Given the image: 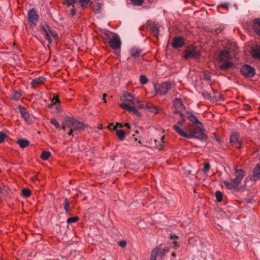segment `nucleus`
<instances>
[{"instance_id":"10","label":"nucleus","mask_w":260,"mask_h":260,"mask_svg":"<svg viewBox=\"0 0 260 260\" xmlns=\"http://www.w3.org/2000/svg\"><path fill=\"white\" fill-rule=\"evenodd\" d=\"M120 107L128 112H134L136 115L139 117L141 116V114L139 112L136 108L133 106H130L129 103H122L120 104Z\"/></svg>"},{"instance_id":"47","label":"nucleus","mask_w":260,"mask_h":260,"mask_svg":"<svg viewBox=\"0 0 260 260\" xmlns=\"http://www.w3.org/2000/svg\"><path fill=\"white\" fill-rule=\"evenodd\" d=\"M66 127H68V126L66 125V117L64 118V121L63 122V124H62V129L65 131Z\"/></svg>"},{"instance_id":"15","label":"nucleus","mask_w":260,"mask_h":260,"mask_svg":"<svg viewBox=\"0 0 260 260\" xmlns=\"http://www.w3.org/2000/svg\"><path fill=\"white\" fill-rule=\"evenodd\" d=\"M252 27L254 31L260 36V19H254L252 22Z\"/></svg>"},{"instance_id":"16","label":"nucleus","mask_w":260,"mask_h":260,"mask_svg":"<svg viewBox=\"0 0 260 260\" xmlns=\"http://www.w3.org/2000/svg\"><path fill=\"white\" fill-rule=\"evenodd\" d=\"M45 81V78L42 76L35 78L31 82V85L33 87L36 86L43 83Z\"/></svg>"},{"instance_id":"27","label":"nucleus","mask_w":260,"mask_h":260,"mask_svg":"<svg viewBox=\"0 0 260 260\" xmlns=\"http://www.w3.org/2000/svg\"><path fill=\"white\" fill-rule=\"evenodd\" d=\"M50 155L51 153L49 151H45L42 152L41 155V157L44 160H47Z\"/></svg>"},{"instance_id":"35","label":"nucleus","mask_w":260,"mask_h":260,"mask_svg":"<svg viewBox=\"0 0 260 260\" xmlns=\"http://www.w3.org/2000/svg\"><path fill=\"white\" fill-rule=\"evenodd\" d=\"M76 2H77V0H64L63 4L69 7L73 5Z\"/></svg>"},{"instance_id":"11","label":"nucleus","mask_w":260,"mask_h":260,"mask_svg":"<svg viewBox=\"0 0 260 260\" xmlns=\"http://www.w3.org/2000/svg\"><path fill=\"white\" fill-rule=\"evenodd\" d=\"M249 179L253 181L260 179V164H257L253 170L252 175L249 176Z\"/></svg>"},{"instance_id":"62","label":"nucleus","mask_w":260,"mask_h":260,"mask_svg":"<svg viewBox=\"0 0 260 260\" xmlns=\"http://www.w3.org/2000/svg\"><path fill=\"white\" fill-rule=\"evenodd\" d=\"M1 191V188H0V192Z\"/></svg>"},{"instance_id":"20","label":"nucleus","mask_w":260,"mask_h":260,"mask_svg":"<svg viewBox=\"0 0 260 260\" xmlns=\"http://www.w3.org/2000/svg\"><path fill=\"white\" fill-rule=\"evenodd\" d=\"M224 184L229 189H235L238 186V185L232 179L230 180V181H224Z\"/></svg>"},{"instance_id":"9","label":"nucleus","mask_w":260,"mask_h":260,"mask_svg":"<svg viewBox=\"0 0 260 260\" xmlns=\"http://www.w3.org/2000/svg\"><path fill=\"white\" fill-rule=\"evenodd\" d=\"M27 17L29 22L31 23V26H35L37 25L39 19V16L34 9H31L28 12Z\"/></svg>"},{"instance_id":"54","label":"nucleus","mask_w":260,"mask_h":260,"mask_svg":"<svg viewBox=\"0 0 260 260\" xmlns=\"http://www.w3.org/2000/svg\"><path fill=\"white\" fill-rule=\"evenodd\" d=\"M70 206H64V209L67 214H69Z\"/></svg>"},{"instance_id":"12","label":"nucleus","mask_w":260,"mask_h":260,"mask_svg":"<svg viewBox=\"0 0 260 260\" xmlns=\"http://www.w3.org/2000/svg\"><path fill=\"white\" fill-rule=\"evenodd\" d=\"M235 178L232 179L237 184L239 185L244 177V172L242 169L236 170L235 172Z\"/></svg>"},{"instance_id":"28","label":"nucleus","mask_w":260,"mask_h":260,"mask_svg":"<svg viewBox=\"0 0 260 260\" xmlns=\"http://www.w3.org/2000/svg\"><path fill=\"white\" fill-rule=\"evenodd\" d=\"M21 194L24 197H28L31 194V191L29 189L27 188H23L21 190Z\"/></svg>"},{"instance_id":"2","label":"nucleus","mask_w":260,"mask_h":260,"mask_svg":"<svg viewBox=\"0 0 260 260\" xmlns=\"http://www.w3.org/2000/svg\"><path fill=\"white\" fill-rule=\"evenodd\" d=\"M230 55L227 50H220L216 59L215 65L217 70L226 71L234 66L230 61Z\"/></svg>"},{"instance_id":"7","label":"nucleus","mask_w":260,"mask_h":260,"mask_svg":"<svg viewBox=\"0 0 260 260\" xmlns=\"http://www.w3.org/2000/svg\"><path fill=\"white\" fill-rule=\"evenodd\" d=\"M108 43L110 46L113 49L116 50L120 48V39L117 34H114L111 37H109Z\"/></svg>"},{"instance_id":"4","label":"nucleus","mask_w":260,"mask_h":260,"mask_svg":"<svg viewBox=\"0 0 260 260\" xmlns=\"http://www.w3.org/2000/svg\"><path fill=\"white\" fill-rule=\"evenodd\" d=\"M169 251V248L168 247L161 248L160 246L156 247L151 252L150 260H161Z\"/></svg>"},{"instance_id":"26","label":"nucleus","mask_w":260,"mask_h":260,"mask_svg":"<svg viewBox=\"0 0 260 260\" xmlns=\"http://www.w3.org/2000/svg\"><path fill=\"white\" fill-rule=\"evenodd\" d=\"M21 96V92L20 91H15L12 94V99L14 100L18 101Z\"/></svg>"},{"instance_id":"23","label":"nucleus","mask_w":260,"mask_h":260,"mask_svg":"<svg viewBox=\"0 0 260 260\" xmlns=\"http://www.w3.org/2000/svg\"><path fill=\"white\" fill-rule=\"evenodd\" d=\"M116 135L120 141L124 140L125 138V133L122 129L116 130Z\"/></svg>"},{"instance_id":"37","label":"nucleus","mask_w":260,"mask_h":260,"mask_svg":"<svg viewBox=\"0 0 260 260\" xmlns=\"http://www.w3.org/2000/svg\"><path fill=\"white\" fill-rule=\"evenodd\" d=\"M175 113H178L180 115V116L182 117L181 120L178 121V122H177L178 124L182 125L185 121V119L183 118L184 115H183L182 113H181V112H180L179 111H176Z\"/></svg>"},{"instance_id":"40","label":"nucleus","mask_w":260,"mask_h":260,"mask_svg":"<svg viewBox=\"0 0 260 260\" xmlns=\"http://www.w3.org/2000/svg\"><path fill=\"white\" fill-rule=\"evenodd\" d=\"M174 104L175 105L178 106V107H180L182 106L181 101L178 99L176 98L174 101Z\"/></svg>"},{"instance_id":"46","label":"nucleus","mask_w":260,"mask_h":260,"mask_svg":"<svg viewBox=\"0 0 260 260\" xmlns=\"http://www.w3.org/2000/svg\"><path fill=\"white\" fill-rule=\"evenodd\" d=\"M42 29L43 31V32H44L45 34H46V33L47 34V33L49 32V31H48V30H49L48 26H47L46 27H45V26H42Z\"/></svg>"},{"instance_id":"48","label":"nucleus","mask_w":260,"mask_h":260,"mask_svg":"<svg viewBox=\"0 0 260 260\" xmlns=\"http://www.w3.org/2000/svg\"><path fill=\"white\" fill-rule=\"evenodd\" d=\"M119 245L121 247H124L126 246V242L124 241H121L119 242Z\"/></svg>"},{"instance_id":"32","label":"nucleus","mask_w":260,"mask_h":260,"mask_svg":"<svg viewBox=\"0 0 260 260\" xmlns=\"http://www.w3.org/2000/svg\"><path fill=\"white\" fill-rule=\"evenodd\" d=\"M77 2L80 4L82 8H85L88 4L90 0H77Z\"/></svg>"},{"instance_id":"53","label":"nucleus","mask_w":260,"mask_h":260,"mask_svg":"<svg viewBox=\"0 0 260 260\" xmlns=\"http://www.w3.org/2000/svg\"><path fill=\"white\" fill-rule=\"evenodd\" d=\"M63 205L64 206H69V202L67 198H66L64 200Z\"/></svg>"},{"instance_id":"18","label":"nucleus","mask_w":260,"mask_h":260,"mask_svg":"<svg viewBox=\"0 0 260 260\" xmlns=\"http://www.w3.org/2000/svg\"><path fill=\"white\" fill-rule=\"evenodd\" d=\"M142 50L141 49L133 47L130 50L131 55L133 57H138L141 55Z\"/></svg>"},{"instance_id":"50","label":"nucleus","mask_w":260,"mask_h":260,"mask_svg":"<svg viewBox=\"0 0 260 260\" xmlns=\"http://www.w3.org/2000/svg\"><path fill=\"white\" fill-rule=\"evenodd\" d=\"M138 106L139 108H140V109H145V108H146V105L143 104H141L140 103L139 104H138Z\"/></svg>"},{"instance_id":"5","label":"nucleus","mask_w":260,"mask_h":260,"mask_svg":"<svg viewBox=\"0 0 260 260\" xmlns=\"http://www.w3.org/2000/svg\"><path fill=\"white\" fill-rule=\"evenodd\" d=\"M201 54L199 49L193 46H188L184 51L183 57L185 59L189 58H197Z\"/></svg>"},{"instance_id":"49","label":"nucleus","mask_w":260,"mask_h":260,"mask_svg":"<svg viewBox=\"0 0 260 260\" xmlns=\"http://www.w3.org/2000/svg\"><path fill=\"white\" fill-rule=\"evenodd\" d=\"M204 79L205 80H207V81H209L211 80V77L210 76L208 75V74H204Z\"/></svg>"},{"instance_id":"61","label":"nucleus","mask_w":260,"mask_h":260,"mask_svg":"<svg viewBox=\"0 0 260 260\" xmlns=\"http://www.w3.org/2000/svg\"><path fill=\"white\" fill-rule=\"evenodd\" d=\"M222 6L223 7H225L224 6V5H222Z\"/></svg>"},{"instance_id":"24","label":"nucleus","mask_w":260,"mask_h":260,"mask_svg":"<svg viewBox=\"0 0 260 260\" xmlns=\"http://www.w3.org/2000/svg\"><path fill=\"white\" fill-rule=\"evenodd\" d=\"M17 143L21 148H24L29 145V141L23 139H20L18 140Z\"/></svg>"},{"instance_id":"19","label":"nucleus","mask_w":260,"mask_h":260,"mask_svg":"<svg viewBox=\"0 0 260 260\" xmlns=\"http://www.w3.org/2000/svg\"><path fill=\"white\" fill-rule=\"evenodd\" d=\"M146 109L151 113L156 114L158 112V108L151 103H147L146 104Z\"/></svg>"},{"instance_id":"57","label":"nucleus","mask_w":260,"mask_h":260,"mask_svg":"<svg viewBox=\"0 0 260 260\" xmlns=\"http://www.w3.org/2000/svg\"><path fill=\"white\" fill-rule=\"evenodd\" d=\"M124 126L127 127V128H130V125L128 123H125Z\"/></svg>"},{"instance_id":"25","label":"nucleus","mask_w":260,"mask_h":260,"mask_svg":"<svg viewBox=\"0 0 260 260\" xmlns=\"http://www.w3.org/2000/svg\"><path fill=\"white\" fill-rule=\"evenodd\" d=\"M134 96H135L134 94H131L130 93H126L124 95V98H125V99H122L124 101L123 103H129V102H131L132 99H133V98L134 97Z\"/></svg>"},{"instance_id":"39","label":"nucleus","mask_w":260,"mask_h":260,"mask_svg":"<svg viewBox=\"0 0 260 260\" xmlns=\"http://www.w3.org/2000/svg\"><path fill=\"white\" fill-rule=\"evenodd\" d=\"M50 122L51 124L54 125L56 128H58L60 126L59 122L55 118L51 119L50 120Z\"/></svg>"},{"instance_id":"52","label":"nucleus","mask_w":260,"mask_h":260,"mask_svg":"<svg viewBox=\"0 0 260 260\" xmlns=\"http://www.w3.org/2000/svg\"><path fill=\"white\" fill-rule=\"evenodd\" d=\"M74 133H75V131H73V129L70 128V131L68 133V135L69 136H74Z\"/></svg>"},{"instance_id":"14","label":"nucleus","mask_w":260,"mask_h":260,"mask_svg":"<svg viewBox=\"0 0 260 260\" xmlns=\"http://www.w3.org/2000/svg\"><path fill=\"white\" fill-rule=\"evenodd\" d=\"M18 108L20 110L21 116L24 118V120L27 122H29V115L26 108L21 105H19Z\"/></svg>"},{"instance_id":"60","label":"nucleus","mask_w":260,"mask_h":260,"mask_svg":"<svg viewBox=\"0 0 260 260\" xmlns=\"http://www.w3.org/2000/svg\"><path fill=\"white\" fill-rule=\"evenodd\" d=\"M162 146L160 147L159 150H162Z\"/></svg>"},{"instance_id":"58","label":"nucleus","mask_w":260,"mask_h":260,"mask_svg":"<svg viewBox=\"0 0 260 260\" xmlns=\"http://www.w3.org/2000/svg\"><path fill=\"white\" fill-rule=\"evenodd\" d=\"M216 34L219 33L221 31V29H217L216 30Z\"/></svg>"},{"instance_id":"51","label":"nucleus","mask_w":260,"mask_h":260,"mask_svg":"<svg viewBox=\"0 0 260 260\" xmlns=\"http://www.w3.org/2000/svg\"><path fill=\"white\" fill-rule=\"evenodd\" d=\"M45 37L46 38V39L49 42H50L51 41V38H50V36L49 35V33H46V34H45Z\"/></svg>"},{"instance_id":"38","label":"nucleus","mask_w":260,"mask_h":260,"mask_svg":"<svg viewBox=\"0 0 260 260\" xmlns=\"http://www.w3.org/2000/svg\"><path fill=\"white\" fill-rule=\"evenodd\" d=\"M134 5L141 6L144 2V0H131Z\"/></svg>"},{"instance_id":"21","label":"nucleus","mask_w":260,"mask_h":260,"mask_svg":"<svg viewBox=\"0 0 260 260\" xmlns=\"http://www.w3.org/2000/svg\"><path fill=\"white\" fill-rule=\"evenodd\" d=\"M178 237L176 235H170V239L172 241V247L174 249H176L179 247V244L177 242L176 240L178 239Z\"/></svg>"},{"instance_id":"43","label":"nucleus","mask_w":260,"mask_h":260,"mask_svg":"<svg viewBox=\"0 0 260 260\" xmlns=\"http://www.w3.org/2000/svg\"><path fill=\"white\" fill-rule=\"evenodd\" d=\"M210 169V165L209 163H206L204 165V172H207Z\"/></svg>"},{"instance_id":"30","label":"nucleus","mask_w":260,"mask_h":260,"mask_svg":"<svg viewBox=\"0 0 260 260\" xmlns=\"http://www.w3.org/2000/svg\"><path fill=\"white\" fill-rule=\"evenodd\" d=\"M239 141L238 135L237 134H233L230 138V142L234 144Z\"/></svg>"},{"instance_id":"3","label":"nucleus","mask_w":260,"mask_h":260,"mask_svg":"<svg viewBox=\"0 0 260 260\" xmlns=\"http://www.w3.org/2000/svg\"><path fill=\"white\" fill-rule=\"evenodd\" d=\"M66 125L69 128L73 129L75 134L83 131L86 127V125L83 123L75 119L73 117L66 116Z\"/></svg>"},{"instance_id":"34","label":"nucleus","mask_w":260,"mask_h":260,"mask_svg":"<svg viewBox=\"0 0 260 260\" xmlns=\"http://www.w3.org/2000/svg\"><path fill=\"white\" fill-rule=\"evenodd\" d=\"M60 103V101H59V99H58V96L56 95L54 96V97L51 99V104L50 106H49V107H50L51 106H52L53 105H55L56 103Z\"/></svg>"},{"instance_id":"55","label":"nucleus","mask_w":260,"mask_h":260,"mask_svg":"<svg viewBox=\"0 0 260 260\" xmlns=\"http://www.w3.org/2000/svg\"><path fill=\"white\" fill-rule=\"evenodd\" d=\"M107 95L106 94L104 93L103 95V100H104V102H106V97Z\"/></svg>"},{"instance_id":"8","label":"nucleus","mask_w":260,"mask_h":260,"mask_svg":"<svg viewBox=\"0 0 260 260\" xmlns=\"http://www.w3.org/2000/svg\"><path fill=\"white\" fill-rule=\"evenodd\" d=\"M242 74L245 77H252L255 74L254 69L250 65H243L240 70Z\"/></svg>"},{"instance_id":"45","label":"nucleus","mask_w":260,"mask_h":260,"mask_svg":"<svg viewBox=\"0 0 260 260\" xmlns=\"http://www.w3.org/2000/svg\"><path fill=\"white\" fill-rule=\"evenodd\" d=\"M234 145L235 147H236L237 149H240L241 148V143L240 141H238L237 143H235Z\"/></svg>"},{"instance_id":"59","label":"nucleus","mask_w":260,"mask_h":260,"mask_svg":"<svg viewBox=\"0 0 260 260\" xmlns=\"http://www.w3.org/2000/svg\"><path fill=\"white\" fill-rule=\"evenodd\" d=\"M172 256L175 257V256H176V253L175 252H172Z\"/></svg>"},{"instance_id":"22","label":"nucleus","mask_w":260,"mask_h":260,"mask_svg":"<svg viewBox=\"0 0 260 260\" xmlns=\"http://www.w3.org/2000/svg\"><path fill=\"white\" fill-rule=\"evenodd\" d=\"M152 34L157 37L159 34V27L156 24H152L150 27Z\"/></svg>"},{"instance_id":"1","label":"nucleus","mask_w":260,"mask_h":260,"mask_svg":"<svg viewBox=\"0 0 260 260\" xmlns=\"http://www.w3.org/2000/svg\"><path fill=\"white\" fill-rule=\"evenodd\" d=\"M186 117L194 124H197L194 129L186 128L187 132H185L179 127L178 125L174 124L173 126L174 129L181 136L188 138H196L201 141H206L207 136L205 134V129L203 127L202 123L198 120L197 117L190 112H187Z\"/></svg>"},{"instance_id":"6","label":"nucleus","mask_w":260,"mask_h":260,"mask_svg":"<svg viewBox=\"0 0 260 260\" xmlns=\"http://www.w3.org/2000/svg\"><path fill=\"white\" fill-rule=\"evenodd\" d=\"M172 88V84L169 81H166L161 83L158 87L154 85V89L156 93L160 95L166 94Z\"/></svg>"},{"instance_id":"17","label":"nucleus","mask_w":260,"mask_h":260,"mask_svg":"<svg viewBox=\"0 0 260 260\" xmlns=\"http://www.w3.org/2000/svg\"><path fill=\"white\" fill-rule=\"evenodd\" d=\"M251 54L253 58L260 59V46H256L252 49Z\"/></svg>"},{"instance_id":"42","label":"nucleus","mask_w":260,"mask_h":260,"mask_svg":"<svg viewBox=\"0 0 260 260\" xmlns=\"http://www.w3.org/2000/svg\"><path fill=\"white\" fill-rule=\"evenodd\" d=\"M6 137L7 135L5 134L0 132V143H2Z\"/></svg>"},{"instance_id":"33","label":"nucleus","mask_w":260,"mask_h":260,"mask_svg":"<svg viewBox=\"0 0 260 260\" xmlns=\"http://www.w3.org/2000/svg\"><path fill=\"white\" fill-rule=\"evenodd\" d=\"M79 220V217L78 216L70 217L67 219V222L68 223H74L77 221Z\"/></svg>"},{"instance_id":"31","label":"nucleus","mask_w":260,"mask_h":260,"mask_svg":"<svg viewBox=\"0 0 260 260\" xmlns=\"http://www.w3.org/2000/svg\"><path fill=\"white\" fill-rule=\"evenodd\" d=\"M215 197L217 202H220L222 201V194L220 191L217 190L215 192Z\"/></svg>"},{"instance_id":"13","label":"nucleus","mask_w":260,"mask_h":260,"mask_svg":"<svg viewBox=\"0 0 260 260\" xmlns=\"http://www.w3.org/2000/svg\"><path fill=\"white\" fill-rule=\"evenodd\" d=\"M172 44L174 48L181 47L184 44V40L182 37H175L173 38Z\"/></svg>"},{"instance_id":"56","label":"nucleus","mask_w":260,"mask_h":260,"mask_svg":"<svg viewBox=\"0 0 260 260\" xmlns=\"http://www.w3.org/2000/svg\"><path fill=\"white\" fill-rule=\"evenodd\" d=\"M203 95L205 96H209V95H210V94L207 92H204Z\"/></svg>"},{"instance_id":"36","label":"nucleus","mask_w":260,"mask_h":260,"mask_svg":"<svg viewBox=\"0 0 260 260\" xmlns=\"http://www.w3.org/2000/svg\"><path fill=\"white\" fill-rule=\"evenodd\" d=\"M140 81L142 84H145L148 82V79L144 75H141L140 77Z\"/></svg>"},{"instance_id":"44","label":"nucleus","mask_w":260,"mask_h":260,"mask_svg":"<svg viewBox=\"0 0 260 260\" xmlns=\"http://www.w3.org/2000/svg\"><path fill=\"white\" fill-rule=\"evenodd\" d=\"M76 8H75V7L74 5H73L72 8L71 10L70 15H71L72 17H73L76 14Z\"/></svg>"},{"instance_id":"29","label":"nucleus","mask_w":260,"mask_h":260,"mask_svg":"<svg viewBox=\"0 0 260 260\" xmlns=\"http://www.w3.org/2000/svg\"><path fill=\"white\" fill-rule=\"evenodd\" d=\"M140 103V100L135 96L132 99L131 102H129V104H131V106H133L135 107L136 105L139 104Z\"/></svg>"},{"instance_id":"41","label":"nucleus","mask_w":260,"mask_h":260,"mask_svg":"<svg viewBox=\"0 0 260 260\" xmlns=\"http://www.w3.org/2000/svg\"><path fill=\"white\" fill-rule=\"evenodd\" d=\"M111 126H113V129L114 130H116V128L117 127H119L120 128L123 127V125L119 123H116V125L115 126H114L113 124H111L110 125H109V128H111Z\"/></svg>"}]
</instances>
